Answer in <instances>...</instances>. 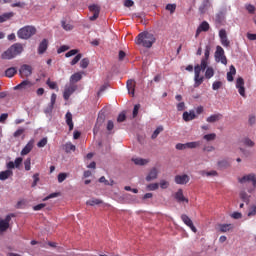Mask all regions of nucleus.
<instances>
[{
    "mask_svg": "<svg viewBox=\"0 0 256 256\" xmlns=\"http://www.w3.org/2000/svg\"><path fill=\"white\" fill-rule=\"evenodd\" d=\"M147 189L149 191H157V189H159V184L158 183H152V184H149L147 186Z\"/></svg>",
    "mask_w": 256,
    "mask_h": 256,
    "instance_id": "8fccbe9b",
    "label": "nucleus"
},
{
    "mask_svg": "<svg viewBox=\"0 0 256 256\" xmlns=\"http://www.w3.org/2000/svg\"><path fill=\"white\" fill-rule=\"evenodd\" d=\"M174 181L177 185H187V183L190 181V178L187 174L176 175Z\"/></svg>",
    "mask_w": 256,
    "mask_h": 256,
    "instance_id": "ddd939ff",
    "label": "nucleus"
},
{
    "mask_svg": "<svg viewBox=\"0 0 256 256\" xmlns=\"http://www.w3.org/2000/svg\"><path fill=\"white\" fill-rule=\"evenodd\" d=\"M239 197L243 203H246V205H249L251 201V195L247 194L245 190L240 191Z\"/></svg>",
    "mask_w": 256,
    "mask_h": 256,
    "instance_id": "aec40b11",
    "label": "nucleus"
},
{
    "mask_svg": "<svg viewBox=\"0 0 256 256\" xmlns=\"http://www.w3.org/2000/svg\"><path fill=\"white\" fill-rule=\"evenodd\" d=\"M67 179V173H60L58 174V183H63Z\"/></svg>",
    "mask_w": 256,
    "mask_h": 256,
    "instance_id": "13d9d810",
    "label": "nucleus"
},
{
    "mask_svg": "<svg viewBox=\"0 0 256 256\" xmlns=\"http://www.w3.org/2000/svg\"><path fill=\"white\" fill-rule=\"evenodd\" d=\"M82 54H77L73 60L70 62L71 65H77L78 61H81Z\"/></svg>",
    "mask_w": 256,
    "mask_h": 256,
    "instance_id": "09e8293b",
    "label": "nucleus"
},
{
    "mask_svg": "<svg viewBox=\"0 0 256 256\" xmlns=\"http://www.w3.org/2000/svg\"><path fill=\"white\" fill-rule=\"evenodd\" d=\"M80 67L82 69H87L89 67V58H84L80 62Z\"/></svg>",
    "mask_w": 256,
    "mask_h": 256,
    "instance_id": "c03bdc74",
    "label": "nucleus"
},
{
    "mask_svg": "<svg viewBox=\"0 0 256 256\" xmlns=\"http://www.w3.org/2000/svg\"><path fill=\"white\" fill-rule=\"evenodd\" d=\"M133 5H135V2L133 0L124 1V7H133Z\"/></svg>",
    "mask_w": 256,
    "mask_h": 256,
    "instance_id": "774afa93",
    "label": "nucleus"
},
{
    "mask_svg": "<svg viewBox=\"0 0 256 256\" xmlns=\"http://www.w3.org/2000/svg\"><path fill=\"white\" fill-rule=\"evenodd\" d=\"M204 77L201 76V72H199V66L194 67V87H199L203 81H204Z\"/></svg>",
    "mask_w": 256,
    "mask_h": 256,
    "instance_id": "6e6552de",
    "label": "nucleus"
},
{
    "mask_svg": "<svg viewBox=\"0 0 256 256\" xmlns=\"http://www.w3.org/2000/svg\"><path fill=\"white\" fill-rule=\"evenodd\" d=\"M76 89L77 87H75V85L73 84H70L69 86H65L64 93H63V98L65 99V101H69V97H71V95L75 93Z\"/></svg>",
    "mask_w": 256,
    "mask_h": 256,
    "instance_id": "9d476101",
    "label": "nucleus"
},
{
    "mask_svg": "<svg viewBox=\"0 0 256 256\" xmlns=\"http://www.w3.org/2000/svg\"><path fill=\"white\" fill-rule=\"evenodd\" d=\"M197 115H195V111L190 112H184L183 113V119L187 123L189 121H193V119H196Z\"/></svg>",
    "mask_w": 256,
    "mask_h": 256,
    "instance_id": "a211bd4d",
    "label": "nucleus"
},
{
    "mask_svg": "<svg viewBox=\"0 0 256 256\" xmlns=\"http://www.w3.org/2000/svg\"><path fill=\"white\" fill-rule=\"evenodd\" d=\"M132 161L135 165H147L149 163V160L143 158H132Z\"/></svg>",
    "mask_w": 256,
    "mask_h": 256,
    "instance_id": "7c9ffc66",
    "label": "nucleus"
},
{
    "mask_svg": "<svg viewBox=\"0 0 256 256\" xmlns=\"http://www.w3.org/2000/svg\"><path fill=\"white\" fill-rule=\"evenodd\" d=\"M31 87H33V83H31V81H29V80H24L20 84H18L14 87V91H17L19 89H21L23 91H29V89H31Z\"/></svg>",
    "mask_w": 256,
    "mask_h": 256,
    "instance_id": "9b49d317",
    "label": "nucleus"
},
{
    "mask_svg": "<svg viewBox=\"0 0 256 256\" xmlns=\"http://www.w3.org/2000/svg\"><path fill=\"white\" fill-rule=\"evenodd\" d=\"M181 219L183 223H185L187 227H189L191 231H193V233H197V228L195 227V225H193V220H191V218H189L187 214H182Z\"/></svg>",
    "mask_w": 256,
    "mask_h": 256,
    "instance_id": "f8f14e48",
    "label": "nucleus"
},
{
    "mask_svg": "<svg viewBox=\"0 0 256 256\" xmlns=\"http://www.w3.org/2000/svg\"><path fill=\"white\" fill-rule=\"evenodd\" d=\"M45 145H47V138H42V139L37 143V147H39V148L45 147Z\"/></svg>",
    "mask_w": 256,
    "mask_h": 256,
    "instance_id": "bf43d9fd",
    "label": "nucleus"
},
{
    "mask_svg": "<svg viewBox=\"0 0 256 256\" xmlns=\"http://www.w3.org/2000/svg\"><path fill=\"white\" fill-rule=\"evenodd\" d=\"M33 179L32 187H37V183H39V173L34 174Z\"/></svg>",
    "mask_w": 256,
    "mask_h": 256,
    "instance_id": "052dcab7",
    "label": "nucleus"
},
{
    "mask_svg": "<svg viewBox=\"0 0 256 256\" xmlns=\"http://www.w3.org/2000/svg\"><path fill=\"white\" fill-rule=\"evenodd\" d=\"M177 111H185V102H180L177 104Z\"/></svg>",
    "mask_w": 256,
    "mask_h": 256,
    "instance_id": "338daca9",
    "label": "nucleus"
},
{
    "mask_svg": "<svg viewBox=\"0 0 256 256\" xmlns=\"http://www.w3.org/2000/svg\"><path fill=\"white\" fill-rule=\"evenodd\" d=\"M211 55V46L207 45L204 50V57L202 59L209 61V56Z\"/></svg>",
    "mask_w": 256,
    "mask_h": 256,
    "instance_id": "c9c22d12",
    "label": "nucleus"
},
{
    "mask_svg": "<svg viewBox=\"0 0 256 256\" xmlns=\"http://www.w3.org/2000/svg\"><path fill=\"white\" fill-rule=\"evenodd\" d=\"M219 38H220V43L223 47H230L231 41H229V38L227 37V30L220 29Z\"/></svg>",
    "mask_w": 256,
    "mask_h": 256,
    "instance_id": "423d86ee",
    "label": "nucleus"
},
{
    "mask_svg": "<svg viewBox=\"0 0 256 256\" xmlns=\"http://www.w3.org/2000/svg\"><path fill=\"white\" fill-rule=\"evenodd\" d=\"M237 73V70L235 69V66H230V71L227 72V81L231 82L233 81V75Z\"/></svg>",
    "mask_w": 256,
    "mask_h": 256,
    "instance_id": "c756f323",
    "label": "nucleus"
},
{
    "mask_svg": "<svg viewBox=\"0 0 256 256\" xmlns=\"http://www.w3.org/2000/svg\"><path fill=\"white\" fill-rule=\"evenodd\" d=\"M208 65H209V60H205V59L202 58L200 65L197 64L194 67H198L199 68V72L201 73V71H205V69H207Z\"/></svg>",
    "mask_w": 256,
    "mask_h": 256,
    "instance_id": "bb28decb",
    "label": "nucleus"
},
{
    "mask_svg": "<svg viewBox=\"0 0 256 256\" xmlns=\"http://www.w3.org/2000/svg\"><path fill=\"white\" fill-rule=\"evenodd\" d=\"M62 27L65 31H72L73 25L62 22Z\"/></svg>",
    "mask_w": 256,
    "mask_h": 256,
    "instance_id": "680f3d73",
    "label": "nucleus"
},
{
    "mask_svg": "<svg viewBox=\"0 0 256 256\" xmlns=\"http://www.w3.org/2000/svg\"><path fill=\"white\" fill-rule=\"evenodd\" d=\"M256 215V206L252 205L249 209H248V213H247V217H255Z\"/></svg>",
    "mask_w": 256,
    "mask_h": 256,
    "instance_id": "79ce46f5",
    "label": "nucleus"
},
{
    "mask_svg": "<svg viewBox=\"0 0 256 256\" xmlns=\"http://www.w3.org/2000/svg\"><path fill=\"white\" fill-rule=\"evenodd\" d=\"M223 119V114L216 113L210 115L208 118H206L207 123H217V121H221Z\"/></svg>",
    "mask_w": 256,
    "mask_h": 256,
    "instance_id": "2eb2a0df",
    "label": "nucleus"
},
{
    "mask_svg": "<svg viewBox=\"0 0 256 256\" xmlns=\"http://www.w3.org/2000/svg\"><path fill=\"white\" fill-rule=\"evenodd\" d=\"M101 203H103V201L97 198H92L86 202L90 207H94V205H101Z\"/></svg>",
    "mask_w": 256,
    "mask_h": 256,
    "instance_id": "2f4dec72",
    "label": "nucleus"
},
{
    "mask_svg": "<svg viewBox=\"0 0 256 256\" xmlns=\"http://www.w3.org/2000/svg\"><path fill=\"white\" fill-rule=\"evenodd\" d=\"M246 11H248V13H250V15L255 14V6L248 4L246 5Z\"/></svg>",
    "mask_w": 256,
    "mask_h": 256,
    "instance_id": "603ef678",
    "label": "nucleus"
},
{
    "mask_svg": "<svg viewBox=\"0 0 256 256\" xmlns=\"http://www.w3.org/2000/svg\"><path fill=\"white\" fill-rule=\"evenodd\" d=\"M176 149L178 151H183V150L187 149V143H185V144H182V143L176 144Z\"/></svg>",
    "mask_w": 256,
    "mask_h": 256,
    "instance_id": "e2e57ef3",
    "label": "nucleus"
},
{
    "mask_svg": "<svg viewBox=\"0 0 256 256\" xmlns=\"http://www.w3.org/2000/svg\"><path fill=\"white\" fill-rule=\"evenodd\" d=\"M215 59L219 63H222V65H227V56H225V50H223V47L217 46L216 52H215Z\"/></svg>",
    "mask_w": 256,
    "mask_h": 256,
    "instance_id": "20e7f679",
    "label": "nucleus"
},
{
    "mask_svg": "<svg viewBox=\"0 0 256 256\" xmlns=\"http://www.w3.org/2000/svg\"><path fill=\"white\" fill-rule=\"evenodd\" d=\"M203 139H205V141H215V139H217V134L215 133L206 134L203 136Z\"/></svg>",
    "mask_w": 256,
    "mask_h": 256,
    "instance_id": "ea45409f",
    "label": "nucleus"
},
{
    "mask_svg": "<svg viewBox=\"0 0 256 256\" xmlns=\"http://www.w3.org/2000/svg\"><path fill=\"white\" fill-rule=\"evenodd\" d=\"M35 33H37V28H35L34 26H24L23 28H20L17 32V35L19 37V39H31V37H33V35H35Z\"/></svg>",
    "mask_w": 256,
    "mask_h": 256,
    "instance_id": "7ed1b4c3",
    "label": "nucleus"
},
{
    "mask_svg": "<svg viewBox=\"0 0 256 256\" xmlns=\"http://www.w3.org/2000/svg\"><path fill=\"white\" fill-rule=\"evenodd\" d=\"M79 53V50L77 49H72L70 51H68L66 54H65V57H73V55H77Z\"/></svg>",
    "mask_w": 256,
    "mask_h": 256,
    "instance_id": "5fc2aeb1",
    "label": "nucleus"
},
{
    "mask_svg": "<svg viewBox=\"0 0 256 256\" xmlns=\"http://www.w3.org/2000/svg\"><path fill=\"white\" fill-rule=\"evenodd\" d=\"M221 87H223V82L221 81H215L212 84L213 91H218V89H221Z\"/></svg>",
    "mask_w": 256,
    "mask_h": 256,
    "instance_id": "37998d69",
    "label": "nucleus"
},
{
    "mask_svg": "<svg viewBox=\"0 0 256 256\" xmlns=\"http://www.w3.org/2000/svg\"><path fill=\"white\" fill-rule=\"evenodd\" d=\"M81 79H83V73L76 72L71 76L70 81L77 83V82L81 81Z\"/></svg>",
    "mask_w": 256,
    "mask_h": 256,
    "instance_id": "cd10ccee",
    "label": "nucleus"
},
{
    "mask_svg": "<svg viewBox=\"0 0 256 256\" xmlns=\"http://www.w3.org/2000/svg\"><path fill=\"white\" fill-rule=\"evenodd\" d=\"M242 143H244V145L246 147H255V142L253 140H251L250 138H244L242 140Z\"/></svg>",
    "mask_w": 256,
    "mask_h": 256,
    "instance_id": "58836bf2",
    "label": "nucleus"
},
{
    "mask_svg": "<svg viewBox=\"0 0 256 256\" xmlns=\"http://www.w3.org/2000/svg\"><path fill=\"white\" fill-rule=\"evenodd\" d=\"M23 133H25V128H20L14 132L13 137H21Z\"/></svg>",
    "mask_w": 256,
    "mask_h": 256,
    "instance_id": "3c124183",
    "label": "nucleus"
},
{
    "mask_svg": "<svg viewBox=\"0 0 256 256\" xmlns=\"http://www.w3.org/2000/svg\"><path fill=\"white\" fill-rule=\"evenodd\" d=\"M20 77H31L33 75V67L31 65L23 64L19 70Z\"/></svg>",
    "mask_w": 256,
    "mask_h": 256,
    "instance_id": "39448f33",
    "label": "nucleus"
},
{
    "mask_svg": "<svg viewBox=\"0 0 256 256\" xmlns=\"http://www.w3.org/2000/svg\"><path fill=\"white\" fill-rule=\"evenodd\" d=\"M17 75V68L10 67L6 69L4 76L8 77V79H11L12 77H15Z\"/></svg>",
    "mask_w": 256,
    "mask_h": 256,
    "instance_id": "5701e85b",
    "label": "nucleus"
},
{
    "mask_svg": "<svg viewBox=\"0 0 256 256\" xmlns=\"http://www.w3.org/2000/svg\"><path fill=\"white\" fill-rule=\"evenodd\" d=\"M201 145L200 141L186 143L187 149H197Z\"/></svg>",
    "mask_w": 256,
    "mask_h": 256,
    "instance_id": "e433bc0d",
    "label": "nucleus"
},
{
    "mask_svg": "<svg viewBox=\"0 0 256 256\" xmlns=\"http://www.w3.org/2000/svg\"><path fill=\"white\" fill-rule=\"evenodd\" d=\"M47 47H49V42L47 41V39H43L38 47L39 55H43V53L47 51Z\"/></svg>",
    "mask_w": 256,
    "mask_h": 256,
    "instance_id": "f3484780",
    "label": "nucleus"
},
{
    "mask_svg": "<svg viewBox=\"0 0 256 256\" xmlns=\"http://www.w3.org/2000/svg\"><path fill=\"white\" fill-rule=\"evenodd\" d=\"M213 75H215V70L213 69V67H208L205 72V78L211 79V77H213Z\"/></svg>",
    "mask_w": 256,
    "mask_h": 256,
    "instance_id": "f704fd0d",
    "label": "nucleus"
},
{
    "mask_svg": "<svg viewBox=\"0 0 256 256\" xmlns=\"http://www.w3.org/2000/svg\"><path fill=\"white\" fill-rule=\"evenodd\" d=\"M15 13L8 12L0 15V23H5V21H9L12 17H14Z\"/></svg>",
    "mask_w": 256,
    "mask_h": 256,
    "instance_id": "393cba45",
    "label": "nucleus"
},
{
    "mask_svg": "<svg viewBox=\"0 0 256 256\" xmlns=\"http://www.w3.org/2000/svg\"><path fill=\"white\" fill-rule=\"evenodd\" d=\"M163 131V126L157 127V129L153 132L151 139H157L159 137V133H162Z\"/></svg>",
    "mask_w": 256,
    "mask_h": 256,
    "instance_id": "a19ab883",
    "label": "nucleus"
},
{
    "mask_svg": "<svg viewBox=\"0 0 256 256\" xmlns=\"http://www.w3.org/2000/svg\"><path fill=\"white\" fill-rule=\"evenodd\" d=\"M46 85H48V87H50L51 89H58L57 82H53L51 81V79H48L46 81Z\"/></svg>",
    "mask_w": 256,
    "mask_h": 256,
    "instance_id": "49530a36",
    "label": "nucleus"
},
{
    "mask_svg": "<svg viewBox=\"0 0 256 256\" xmlns=\"http://www.w3.org/2000/svg\"><path fill=\"white\" fill-rule=\"evenodd\" d=\"M157 175H159V172L157 171V168H152L149 172V174L146 176V181H153L157 178Z\"/></svg>",
    "mask_w": 256,
    "mask_h": 256,
    "instance_id": "4be33fe9",
    "label": "nucleus"
},
{
    "mask_svg": "<svg viewBox=\"0 0 256 256\" xmlns=\"http://www.w3.org/2000/svg\"><path fill=\"white\" fill-rule=\"evenodd\" d=\"M33 151V142H28L26 147H24L21 151V155H29Z\"/></svg>",
    "mask_w": 256,
    "mask_h": 256,
    "instance_id": "b1692460",
    "label": "nucleus"
},
{
    "mask_svg": "<svg viewBox=\"0 0 256 256\" xmlns=\"http://www.w3.org/2000/svg\"><path fill=\"white\" fill-rule=\"evenodd\" d=\"M21 163H23V158L18 157L15 159L14 166L16 167V169H19V167H21Z\"/></svg>",
    "mask_w": 256,
    "mask_h": 256,
    "instance_id": "6e6d98bb",
    "label": "nucleus"
},
{
    "mask_svg": "<svg viewBox=\"0 0 256 256\" xmlns=\"http://www.w3.org/2000/svg\"><path fill=\"white\" fill-rule=\"evenodd\" d=\"M160 187H161V189H167L169 187V182L166 180H161Z\"/></svg>",
    "mask_w": 256,
    "mask_h": 256,
    "instance_id": "69168bd1",
    "label": "nucleus"
},
{
    "mask_svg": "<svg viewBox=\"0 0 256 256\" xmlns=\"http://www.w3.org/2000/svg\"><path fill=\"white\" fill-rule=\"evenodd\" d=\"M174 199H176L177 203H189V199H187L183 195V189H179L175 194H174Z\"/></svg>",
    "mask_w": 256,
    "mask_h": 256,
    "instance_id": "4468645a",
    "label": "nucleus"
},
{
    "mask_svg": "<svg viewBox=\"0 0 256 256\" xmlns=\"http://www.w3.org/2000/svg\"><path fill=\"white\" fill-rule=\"evenodd\" d=\"M9 177H13V170H5L0 172V181H7Z\"/></svg>",
    "mask_w": 256,
    "mask_h": 256,
    "instance_id": "412c9836",
    "label": "nucleus"
},
{
    "mask_svg": "<svg viewBox=\"0 0 256 256\" xmlns=\"http://www.w3.org/2000/svg\"><path fill=\"white\" fill-rule=\"evenodd\" d=\"M175 9H177L176 4H167L166 5V10L170 11V13H175Z\"/></svg>",
    "mask_w": 256,
    "mask_h": 256,
    "instance_id": "de8ad7c7",
    "label": "nucleus"
},
{
    "mask_svg": "<svg viewBox=\"0 0 256 256\" xmlns=\"http://www.w3.org/2000/svg\"><path fill=\"white\" fill-rule=\"evenodd\" d=\"M218 227L221 233H227V231H231V229H233L232 224H219Z\"/></svg>",
    "mask_w": 256,
    "mask_h": 256,
    "instance_id": "a878e982",
    "label": "nucleus"
},
{
    "mask_svg": "<svg viewBox=\"0 0 256 256\" xmlns=\"http://www.w3.org/2000/svg\"><path fill=\"white\" fill-rule=\"evenodd\" d=\"M198 29H199L200 31H202V32H203V31H204V32L209 31V29H210L209 22L203 21V22L199 25Z\"/></svg>",
    "mask_w": 256,
    "mask_h": 256,
    "instance_id": "72a5a7b5",
    "label": "nucleus"
},
{
    "mask_svg": "<svg viewBox=\"0 0 256 256\" xmlns=\"http://www.w3.org/2000/svg\"><path fill=\"white\" fill-rule=\"evenodd\" d=\"M218 169H227L231 165V163L228 160H220L217 163Z\"/></svg>",
    "mask_w": 256,
    "mask_h": 256,
    "instance_id": "c85d7f7f",
    "label": "nucleus"
},
{
    "mask_svg": "<svg viewBox=\"0 0 256 256\" xmlns=\"http://www.w3.org/2000/svg\"><path fill=\"white\" fill-rule=\"evenodd\" d=\"M65 119H66V124L69 127V131H73V114H71V112H67L65 115Z\"/></svg>",
    "mask_w": 256,
    "mask_h": 256,
    "instance_id": "6ab92c4d",
    "label": "nucleus"
},
{
    "mask_svg": "<svg viewBox=\"0 0 256 256\" xmlns=\"http://www.w3.org/2000/svg\"><path fill=\"white\" fill-rule=\"evenodd\" d=\"M135 85H136L135 80L130 79L127 81L126 87H127L129 95H132V96L135 95Z\"/></svg>",
    "mask_w": 256,
    "mask_h": 256,
    "instance_id": "dca6fc26",
    "label": "nucleus"
},
{
    "mask_svg": "<svg viewBox=\"0 0 256 256\" xmlns=\"http://www.w3.org/2000/svg\"><path fill=\"white\" fill-rule=\"evenodd\" d=\"M127 119V116L125 115V112H122L118 115L117 122L118 123H123Z\"/></svg>",
    "mask_w": 256,
    "mask_h": 256,
    "instance_id": "864d4df0",
    "label": "nucleus"
},
{
    "mask_svg": "<svg viewBox=\"0 0 256 256\" xmlns=\"http://www.w3.org/2000/svg\"><path fill=\"white\" fill-rule=\"evenodd\" d=\"M25 171H31V158H27L24 161Z\"/></svg>",
    "mask_w": 256,
    "mask_h": 256,
    "instance_id": "a18cd8bd",
    "label": "nucleus"
},
{
    "mask_svg": "<svg viewBox=\"0 0 256 256\" xmlns=\"http://www.w3.org/2000/svg\"><path fill=\"white\" fill-rule=\"evenodd\" d=\"M9 229V224L4 222L3 220L0 221V233H5Z\"/></svg>",
    "mask_w": 256,
    "mask_h": 256,
    "instance_id": "4c0bfd02",
    "label": "nucleus"
},
{
    "mask_svg": "<svg viewBox=\"0 0 256 256\" xmlns=\"http://www.w3.org/2000/svg\"><path fill=\"white\" fill-rule=\"evenodd\" d=\"M139 109H141V104H136L133 109V117H137L139 115Z\"/></svg>",
    "mask_w": 256,
    "mask_h": 256,
    "instance_id": "4d7b16f0",
    "label": "nucleus"
},
{
    "mask_svg": "<svg viewBox=\"0 0 256 256\" xmlns=\"http://www.w3.org/2000/svg\"><path fill=\"white\" fill-rule=\"evenodd\" d=\"M236 89H238V93H239V95H241V97H246V95H245V80L243 79V77H238L236 79Z\"/></svg>",
    "mask_w": 256,
    "mask_h": 256,
    "instance_id": "0eeeda50",
    "label": "nucleus"
},
{
    "mask_svg": "<svg viewBox=\"0 0 256 256\" xmlns=\"http://www.w3.org/2000/svg\"><path fill=\"white\" fill-rule=\"evenodd\" d=\"M64 149L67 153H71V151H75V149H77V147H75V145H73V143L71 142H67L64 145Z\"/></svg>",
    "mask_w": 256,
    "mask_h": 256,
    "instance_id": "473e14b6",
    "label": "nucleus"
},
{
    "mask_svg": "<svg viewBox=\"0 0 256 256\" xmlns=\"http://www.w3.org/2000/svg\"><path fill=\"white\" fill-rule=\"evenodd\" d=\"M23 51H24L23 44L15 43L2 53L1 58L6 60L15 59V57H17L18 55H21Z\"/></svg>",
    "mask_w": 256,
    "mask_h": 256,
    "instance_id": "f03ea898",
    "label": "nucleus"
},
{
    "mask_svg": "<svg viewBox=\"0 0 256 256\" xmlns=\"http://www.w3.org/2000/svg\"><path fill=\"white\" fill-rule=\"evenodd\" d=\"M155 41H156L155 35H153V33L151 32L139 33L135 39L136 45H140L141 47H146V49H151Z\"/></svg>",
    "mask_w": 256,
    "mask_h": 256,
    "instance_id": "f257e3e1",
    "label": "nucleus"
},
{
    "mask_svg": "<svg viewBox=\"0 0 256 256\" xmlns=\"http://www.w3.org/2000/svg\"><path fill=\"white\" fill-rule=\"evenodd\" d=\"M89 11L93 13V15L90 17V21H97V19H99V13H101V8L94 4L89 6Z\"/></svg>",
    "mask_w": 256,
    "mask_h": 256,
    "instance_id": "1a4fd4ad",
    "label": "nucleus"
},
{
    "mask_svg": "<svg viewBox=\"0 0 256 256\" xmlns=\"http://www.w3.org/2000/svg\"><path fill=\"white\" fill-rule=\"evenodd\" d=\"M208 7L209 6H207L206 4H201L199 7V13H201V15H203L207 11Z\"/></svg>",
    "mask_w": 256,
    "mask_h": 256,
    "instance_id": "0e129e2a",
    "label": "nucleus"
}]
</instances>
